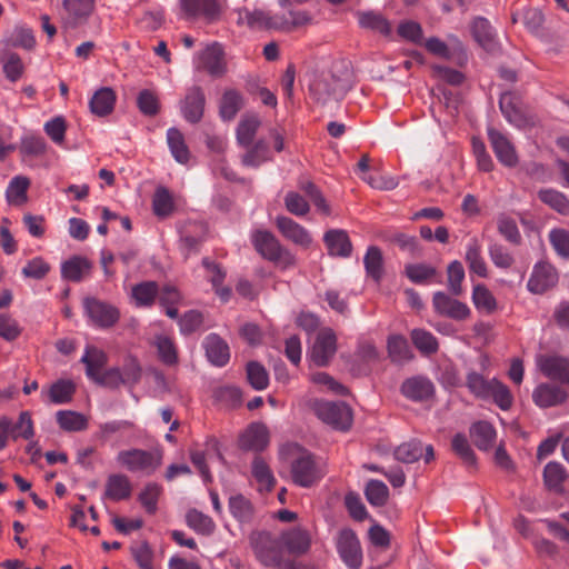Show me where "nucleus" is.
I'll return each mask as SVG.
<instances>
[{
    "label": "nucleus",
    "mask_w": 569,
    "mask_h": 569,
    "mask_svg": "<svg viewBox=\"0 0 569 569\" xmlns=\"http://www.w3.org/2000/svg\"><path fill=\"white\" fill-rule=\"evenodd\" d=\"M288 463L290 480L301 488L316 486L326 475L325 468L316 457L298 445L289 447Z\"/></svg>",
    "instance_id": "obj_1"
},
{
    "label": "nucleus",
    "mask_w": 569,
    "mask_h": 569,
    "mask_svg": "<svg viewBox=\"0 0 569 569\" xmlns=\"http://www.w3.org/2000/svg\"><path fill=\"white\" fill-rule=\"evenodd\" d=\"M254 555L264 566L277 569H295L296 561L284 558V549L280 537L261 531L251 538Z\"/></svg>",
    "instance_id": "obj_2"
},
{
    "label": "nucleus",
    "mask_w": 569,
    "mask_h": 569,
    "mask_svg": "<svg viewBox=\"0 0 569 569\" xmlns=\"http://www.w3.org/2000/svg\"><path fill=\"white\" fill-rule=\"evenodd\" d=\"M350 86V73L346 68L340 74L331 72L320 76L310 84V91L318 101L326 103L329 99H342Z\"/></svg>",
    "instance_id": "obj_3"
},
{
    "label": "nucleus",
    "mask_w": 569,
    "mask_h": 569,
    "mask_svg": "<svg viewBox=\"0 0 569 569\" xmlns=\"http://www.w3.org/2000/svg\"><path fill=\"white\" fill-rule=\"evenodd\" d=\"M254 249L267 260L288 268L295 264V256L269 231L259 230L252 234Z\"/></svg>",
    "instance_id": "obj_4"
},
{
    "label": "nucleus",
    "mask_w": 569,
    "mask_h": 569,
    "mask_svg": "<svg viewBox=\"0 0 569 569\" xmlns=\"http://www.w3.org/2000/svg\"><path fill=\"white\" fill-rule=\"evenodd\" d=\"M313 411L320 420L337 430L346 431L351 427L352 412L345 402L316 400L313 402Z\"/></svg>",
    "instance_id": "obj_5"
},
{
    "label": "nucleus",
    "mask_w": 569,
    "mask_h": 569,
    "mask_svg": "<svg viewBox=\"0 0 569 569\" xmlns=\"http://www.w3.org/2000/svg\"><path fill=\"white\" fill-rule=\"evenodd\" d=\"M499 107L506 120L519 129L531 128L537 122L536 117L527 110L517 93L503 92Z\"/></svg>",
    "instance_id": "obj_6"
},
{
    "label": "nucleus",
    "mask_w": 569,
    "mask_h": 569,
    "mask_svg": "<svg viewBox=\"0 0 569 569\" xmlns=\"http://www.w3.org/2000/svg\"><path fill=\"white\" fill-rule=\"evenodd\" d=\"M336 549L347 568L359 569L362 566L363 553L361 543L352 529L343 528L338 532Z\"/></svg>",
    "instance_id": "obj_7"
},
{
    "label": "nucleus",
    "mask_w": 569,
    "mask_h": 569,
    "mask_svg": "<svg viewBox=\"0 0 569 569\" xmlns=\"http://www.w3.org/2000/svg\"><path fill=\"white\" fill-rule=\"evenodd\" d=\"M117 460L131 472L151 475L160 466L161 456L142 449H130L120 451Z\"/></svg>",
    "instance_id": "obj_8"
},
{
    "label": "nucleus",
    "mask_w": 569,
    "mask_h": 569,
    "mask_svg": "<svg viewBox=\"0 0 569 569\" xmlns=\"http://www.w3.org/2000/svg\"><path fill=\"white\" fill-rule=\"evenodd\" d=\"M83 308L91 323L99 328H111L120 318L118 308L97 298H86Z\"/></svg>",
    "instance_id": "obj_9"
},
{
    "label": "nucleus",
    "mask_w": 569,
    "mask_h": 569,
    "mask_svg": "<svg viewBox=\"0 0 569 569\" xmlns=\"http://www.w3.org/2000/svg\"><path fill=\"white\" fill-rule=\"evenodd\" d=\"M194 67L198 70L207 71L211 77H222L227 71V63L221 44L213 42L198 52L194 58Z\"/></svg>",
    "instance_id": "obj_10"
},
{
    "label": "nucleus",
    "mask_w": 569,
    "mask_h": 569,
    "mask_svg": "<svg viewBox=\"0 0 569 569\" xmlns=\"http://www.w3.org/2000/svg\"><path fill=\"white\" fill-rule=\"evenodd\" d=\"M432 306L438 315L456 321H463L471 315L470 308L465 302H461L442 291L433 293Z\"/></svg>",
    "instance_id": "obj_11"
},
{
    "label": "nucleus",
    "mask_w": 569,
    "mask_h": 569,
    "mask_svg": "<svg viewBox=\"0 0 569 569\" xmlns=\"http://www.w3.org/2000/svg\"><path fill=\"white\" fill-rule=\"evenodd\" d=\"M206 96L201 87L193 86L186 92L180 101V111L186 121L198 123L201 121L204 112Z\"/></svg>",
    "instance_id": "obj_12"
},
{
    "label": "nucleus",
    "mask_w": 569,
    "mask_h": 569,
    "mask_svg": "<svg viewBox=\"0 0 569 569\" xmlns=\"http://www.w3.org/2000/svg\"><path fill=\"white\" fill-rule=\"evenodd\" d=\"M558 278V272L551 263L540 261L535 264L527 288L532 293H543L556 286Z\"/></svg>",
    "instance_id": "obj_13"
},
{
    "label": "nucleus",
    "mask_w": 569,
    "mask_h": 569,
    "mask_svg": "<svg viewBox=\"0 0 569 569\" xmlns=\"http://www.w3.org/2000/svg\"><path fill=\"white\" fill-rule=\"evenodd\" d=\"M337 351V337L331 329L318 332L311 349V359L319 366H327Z\"/></svg>",
    "instance_id": "obj_14"
},
{
    "label": "nucleus",
    "mask_w": 569,
    "mask_h": 569,
    "mask_svg": "<svg viewBox=\"0 0 569 569\" xmlns=\"http://www.w3.org/2000/svg\"><path fill=\"white\" fill-rule=\"evenodd\" d=\"M488 138L497 159L507 167H513L518 162V157L513 144L508 137L497 129H488Z\"/></svg>",
    "instance_id": "obj_15"
},
{
    "label": "nucleus",
    "mask_w": 569,
    "mask_h": 569,
    "mask_svg": "<svg viewBox=\"0 0 569 569\" xmlns=\"http://www.w3.org/2000/svg\"><path fill=\"white\" fill-rule=\"evenodd\" d=\"M276 226L279 232L297 246L308 248L312 242L310 232L293 219L279 216L276 218Z\"/></svg>",
    "instance_id": "obj_16"
},
{
    "label": "nucleus",
    "mask_w": 569,
    "mask_h": 569,
    "mask_svg": "<svg viewBox=\"0 0 569 569\" xmlns=\"http://www.w3.org/2000/svg\"><path fill=\"white\" fill-rule=\"evenodd\" d=\"M538 366L547 378L569 386V358L561 356H540Z\"/></svg>",
    "instance_id": "obj_17"
},
{
    "label": "nucleus",
    "mask_w": 569,
    "mask_h": 569,
    "mask_svg": "<svg viewBox=\"0 0 569 569\" xmlns=\"http://www.w3.org/2000/svg\"><path fill=\"white\" fill-rule=\"evenodd\" d=\"M395 457L405 463H412L420 458H423L425 462L429 463L435 458V451L431 445H427L423 448L420 441L412 440L400 445L395 450Z\"/></svg>",
    "instance_id": "obj_18"
},
{
    "label": "nucleus",
    "mask_w": 569,
    "mask_h": 569,
    "mask_svg": "<svg viewBox=\"0 0 569 569\" xmlns=\"http://www.w3.org/2000/svg\"><path fill=\"white\" fill-rule=\"evenodd\" d=\"M567 398V391L562 387L552 383H540L532 393L533 402L540 408L561 405Z\"/></svg>",
    "instance_id": "obj_19"
},
{
    "label": "nucleus",
    "mask_w": 569,
    "mask_h": 569,
    "mask_svg": "<svg viewBox=\"0 0 569 569\" xmlns=\"http://www.w3.org/2000/svg\"><path fill=\"white\" fill-rule=\"evenodd\" d=\"M202 346L208 360L217 367H223L229 362L230 349L228 343L217 333L208 335Z\"/></svg>",
    "instance_id": "obj_20"
},
{
    "label": "nucleus",
    "mask_w": 569,
    "mask_h": 569,
    "mask_svg": "<svg viewBox=\"0 0 569 569\" xmlns=\"http://www.w3.org/2000/svg\"><path fill=\"white\" fill-rule=\"evenodd\" d=\"M181 10L186 18H204L214 20L219 14L217 0H180Z\"/></svg>",
    "instance_id": "obj_21"
},
{
    "label": "nucleus",
    "mask_w": 569,
    "mask_h": 569,
    "mask_svg": "<svg viewBox=\"0 0 569 569\" xmlns=\"http://www.w3.org/2000/svg\"><path fill=\"white\" fill-rule=\"evenodd\" d=\"M268 430L262 423H251L239 437V447L243 450L261 451L268 445Z\"/></svg>",
    "instance_id": "obj_22"
},
{
    "label": "nucleus",
    "mask_w": 569,
    "mask_h": 569,
    "mask_svg": "<svg viewBox=\"0 0 569 569\" xmlns=\"http://www.w3.org/2000/svg\"><path fill=\"white\" fill-rule=\"evenodd\" d=\"M283 548L295 556L305 555L311 546V537L309 532L301 528H292L280 536Z\"/></svg>",
    "instance_id": "obj_23"
},
{
    "label": "nucleus",
    "mask_w": 569,
    "mask_h": 569,
    "mask_svg": "<svg viewBox=\"0 0 569 569\" xmlns=\"http://www.w3.org/2000/svg\"><path fill=\"white\" fill-rule=\"evenodd\" d=\"M471 33L477 43L486 51H495L497 49V33L489 20L483 17H477L471 23Z\"/></svg>",
    "instance_id": "obj_24"
},
{
    "label": "nucleus",
    "mask_w": 569,
    "mask_h": 569,
    "mask_svg": "<svg viewBox=\"0 0 569 569\" xmlns=\"http://www.w3.org/2000/svg\"><path fill=\"white\" fill-rule=\"evenodd\" d=\"M401 393L412 401H423L432 396L433 385L423 377L408 378L401 385Z\"/></svg>",
    "instance_id": "obj_25"
},
{
    "label": "nucleus",
    "mask_w": 569,
    "mask_h": 569,
    "mask_svg": "<svg viewBox=\"0 0 569 569\" xmlns=\"http://www.w3.org/2000/svg\"><path fill=\"white\" fill-rule=\"evenodd\" d=\"M323 241L330 256L347 258L351 254L352 244L345 230L332 229L327 231Z\"/></svg>",
    "instance_id": "obj_26"
},
{
    "label": "nucleus",
    "mask_w": 569,
    "mask_h": 569,
    "mask_svg": "<svg viewBox=\"0 0 569 569\" xmlns=\"http://www.w3.org/2000/svg\"><path fill=\"white\" fill-rule=\"evenodd\" d=\"M92 263L84 257L73 256L61 264V276L72 282L82 281L91 271Z\"/></svg>",
    "instance_id": "obj_27"
},
{
    "label": "nucleus",
    "mask_w": 569,
    "mask_h": 569,
    "mask_svg": "<svg viewBox=\"0 0 569 569\" xmlns=\"http://www.w3.org/2000/svg\"><path fill=\"white\" fill-rule=\"evenodd\" d=\"M132 486L129 478L126 475H111L108 477L106 482L104 497L120 501L126 500L131 496Z\"/></svg>",
    "instance_id": "obj_28"
},
{
    "label": "nucleus",
    "mask_w": 569,
    "mask_h": 569,
    "mask_svg": "<svg viewBox=\"0 0 569 569\" xmlns=\"http://www.w3.org/2000/svg\"><path fill=\"white\" fill-rule=\"evenodd\" d=\"M107 361V355L102 350L92 346H88L81 357V362L86 365V373L88 378L93 381L101 376Z\"/></svg>",
    "instance_id": "obj_29"
},
{
    "label": "nucleus",
    "mask_w": 569,
    "mask_h": 569,
    "mask_svg": "<svg viewBox=\"0 0 569 569\" xmlns=\"http://www.w3.org/2000/svg\"><path fill=\"white\" fill-rule=\"evenodd\" d=\"M116 99L117 96L111 88H100L90 99V110L96 116L104 117L112 112L116 104Z\"/></svg>",
    "instance_id": "obj_30"
},
{
    "label": "nucleus",
    "mask_w": 569,
    "mask_h": 569,
    "mask_svg": "<svg viewBox=\"0 0 569 569\" xmlns=\"http://www.w3.org/2000/svg\"><path fill=\"white\" fill-rule=\"evenodd\" d=\"M482 246L477 238H471L466 247V261L471 272L481 278L488 276L487 263L481 256Z\"/></svg>",
    "instance_id": "obj_31"
},
{
    "label": "nucleus",
    "mask_w": 569,
    "mask_h": 569,
    "mask_svg": "<svg viewBox=\"0 0 569 569\" xmlns=\"http://www.w3.org/2000/svg\"><path fill=\"white\" fill-rule=\"evenodd\" d=\"M388 356L393 363L402 365L413 358V353L407 339L400 335H393L388 338Z\"/></svg>",
    "instance_id": "obj_32"
},
{
    "label": "nucleus",
    "mask_w": 569,
    "mask_h": 569,
    "mask_svg": "<svg viewBox=\"0 0 569 569\" xmlns=\"http://www.w3.org/2000/svg\"><path fill=\"white\" fill-rule=\"evenodd\" d=\"M359 26L363 29H368L378 32L382 36H389L391 33L390 22L380 13L375 11H362L357 13Z\"/></svg>",
    "instance_id": "obj_33"
},
{
    "label": "nucleus",
    "mask_w": 569,
    "mask_h": 569,
    "mask_svg": "<svg viewBox=\"0 0 569 569\" xmlns=\"http://www.w3.org/2000/svg\"><path fill=\"white\" fill-rule=\"evenodd\" d=\"M470 437L479 450H488L495 441L496 430L491 423L478 421L470 427Z\"/></svg>",
    "instance_id": "obj_34"
},
{
    "label": "nucleus",
    "mask_w": 569,
    "mask_h": 569,
    "mask_svg": "<svg viewBox=\"0 0 569 569\" xmlns=\"http://www.w3.org/2000/svg\"><path fill=\"white\" fill-rule=\"evenodd\" d=\"M159 293L154 281H143L132 287L131 297L137 307H151Z\"/></svg>",
    "instance_id": "obj_35"
},
{
    "label": "nucleus",
    "mask_w": 569,
    "mask_h": 569,
    "mask_svg": "<svg viewBox=\"0 0 569 569\" xmlns=\"http://www.w3.org/2000/svg\"><path fill=\"white\" fill-rule=\"evenodd\" d=\"M167 142L176 161L182 164L187 163L190 157V152L181 131L177 128H169L167 131Z\"/></svg>",
    "instance_id": "obj_36"
},
{
    "label": "nucleus",
    "mask_w": 569,
    "mask_h": 569,
    "mask_svg": "<svg viewBox=\"0 0 569 569\" xmlns=\"http://www.w3.org/2000/svg\"><path fill=\"white\" fill-rule=\"evenodd\" d=\"M63 8L72 23L86 20L94 8V0H63Z\"/></svg>",
    "instance_id": "obj_37"
},
{
    "label": "nucleus",
    "mask_w": 569,
    "mask_h": 569,
    "mask_svg": "<svg viewBox=\"0 0 569 569\" xmlns=\"http://www.w3.org/2000/svg\"><path fill=\"white\" fill-rule=\"evenodd\" d=\"M57 422L66 431H82L88 428V419L79 412L60 410L57 412Z\"/></svg>",
    "instance_id": "obj_38"
},
{
    "label": "nucleus",
    "mask_w": 569,
    "mask_h": 569,
    "mask_svg": "<svg viewBox=\"0 0 569 569\" xmlns=\"http://www.w3.org/2000/svg\"><path fill=\"white\" fill-rule=\"evenodd\" d=\"M411 340L415 347L425 356L433 355L439 349L437 338L425 329H413Z\"/></svg>",
    "instance_id": "obj_39"
},
{
    "label": "nucleus",
    "mask_w": 569,
    "mask_h": 569,
    "mask_svg": "<svg viewBox=\"0 0 569 569\" xmlns=\"http://www.w3.org/2000/svg\"><path fill=\"white\" fill-rule=\"evenodd\" d=\"M30 180L23 176H16L9 182L6 198L9 203L20 204L27 201V191Z\"/></svg>",
    "instance_id": "obj_40"
},
{
    "label": "nucleus",
    "mask_w": 569,
    "mask_h": 569,
    "mask_svg": "<svg viewBox=\"0 0 569 569\" xmlns=\"http://www.w3.org/2000/svg\"><path fill=\"white\" fill-rule=\"evenodd\" d=\"M466 386L476 398L487 400L492 379L488 380L481 373L470 370L466 377Z\"/></svg>",
    "instance_id": "obj_41"
},
{
    "label": "nucleus",
    "mask_w": 569,
    "mask_h": 569,
    "mask_svg": "<svg viewBox=\"0 0 569 569\" xmlns=\"http://www.w3.org/2000/svg\"><path fill=\"white\" fill-rule=\"evenodd\" d=\"M186 520L187 525L199 535L209 536L216 528L213 520L209 516L196 509L188 511Z\"/></svg>",
    "instance_id": "obj_42"
},
{
    "label": "nucleus",
    "mask_w": 569,
    "mask_h": 569,
    "mask_svg": "<svg viewBox=\"0 0 569 569\" xmlns=\"http://www.w3.org/2000/svg\"><path fill=\"white\" fill-rule=\"evenodd\" d=\"M538 197L557 212L563 216L569 214V200L562 192L555 189H543L539 191Z\"/></svg>",
    "instance_id": "obj_43"
},
{
    "label": "nucleus",
    "mask_w": 569,
    "mask_h": 569,
    "mask_svg": "<svg viewBox=\"0 0 569 569\" xmlns=\"http://www.w3.org/2000/svg\"><path fill=\"white\" fill-rule=\"evenodd\" d=\"M242 107L241 94L233 90L224 91L220 102V116L224 120H231Z\"/></svg>",
    "instance_id": "obj_44"
},
{
    "label": "nucleus",
    "mask_w": 569,
    "mask_h": 569,
    "mask_svg": "<svg viewBox=\"0 0 569 569\" xmlns=\"http://www.w3.org/2000/svg\"><path fill=\"white\" fill-rule=\"evenodd\" d=\"M248 148V151L242 157L243 166L258 168L270 159L269 148L264 140H258L253 146L250 144Z\"/></svg>",
    "instance_id": "obj_45"
},
{
    "label": "nucleus",
    "mask_w": 569,
    "mask_h": 569,
    "mask_svg": "<svg viewBox=\"0 0 569 569\" xmlns=\"http://www.w3.org/2000/svg\"><path fill=\"white\" fill-rule=\"evenodd\" d=\"M260 127V120L257 116L243 118L237 128V140L243 147H249Z\"/></svg>",
    "instance_id": "obj_46"
},
{
    "label": "nucleus",
    "mask_w": 569,
    "mask_h": 569,
    "mask_svg": "<svg viewBox=\"0 0 569 569\" xmlns=\"http://www.w3.org/2000/svg\"><path fill=\"white\" fill-rule=\"evenodd\" d=\"M488 399H492V401L505 411L509 410L513 403V397L509 388L496 378L492 379Z\"/></svg>",
    "instance_id": "obj_47"
},
{
    "label": "nucleus",
    "mask_w": 569,
    "mask_h": 569,
    "mask_svg": "<svg viewBox=\"0 0 569 569\" xmlns=\"http://www.w3.org/2000/svg\"><path fill=\"white\" fill-rule=\"evenodd\" d=\"M451 448L467 467L476 465V455L465 435L457 433L451 440Z\"/></svg>",
    "instance_id": "obj_48"
},
{
    "label": "nucleus",
    "mask_w": 569,
    "mask_h": 569,
    "mask_svg": "<svg viewBox=\"0 0 569 569\" xmlns=\"http://www.w3.org/2000/svg\"><path fill=\"white\" fill-rule=\"evenodd\" d=\"M1 62L3 64V72L8 80L16 82L21 78L24 66L17 53L10 51L3 52Z\"/></svg>",
    "instance_id": "obj_49"
},
{
    "label": "nucleus",
    "mask_w": 569,
    "mask_h": 569,
    "mask_svg": "<svg viewBox=\"0 0 569 569\" xmlns=\"http://www.w3.org/2000/svg\"><path fill=\"white\" fill-rule=\"evenodd\" d=\"M252 476L266 490L270 491L274 487L276 479L272 471L261 457H256L252 461Z\"/></svg>",
    "instance_id": "obj_50"
},
{
    "label": "nucleus",
    "mask_w": 569,
    "mask_h": 569,
    "mask_svg": "<svg viewBox=\"0 0 569 569\" xmlns=\"http://www.w3.org/2000/svg\"><path fill=\"white\" fill-rule=\"evenodd\" d=\"M76 391V386L70 380H58L49 390L50 400L53 403L61 405L69 402Z\"/></svg>",
    "instance_id": "obj_51"
},
{
    "label": "nucleus",
    "mask_w": 569,
    "mask_h": 569,
    "mask_svg": "<svg viewBox=\"0 0 569 569\" xmlns=\"http://www.w3.org/2000/svg\"><path fill=\"white\" fill-rule=\"evenodd\" d=\"M549 242L555 252L562 259H569V230L555 228L549 231Z\"/></svg>",
    "instance_id": "obj_52"
},
{
    "label": "nucleus",
    "mask_w": 569,
    "mask_h": 569,
    "mask_svg": "<svg viewBox=\"0 0 569 569\" xmlns=\"http://www.w3.org/2000/svg\"><path fill=\"white\" fill-rule=\"evenodd\" d=\"M566 477V470L559 462L551 461L543 469V480L549 489L559 490Z\"/></svg>",
    "instance_id": "obj_53"
},
{
    "label": "nucleus",
    "mask_w": 569,
    "mask_h": 569,
    "mask_svg": "<svg viewBox=\"0 0 569 569\" xmlns=\"http://www.w3.org/2000/svg\"><path fill=\"white\" fill-rule=\"evenodd\" d=\"M365 495L370 505L381 507L388 500L389 489L380 480H370L366 486Z\"/></svg>",
    "instance_id": "obj_54"
},
{
    "label": "nucleus",
    "mask_w": 569,
    "mask_h": 569,
    "mask_svg": "<svg viewBox=\"0 0 569 569\" xmlns=\"http://www.w3.org/2000/svg\"><path fill=\"white\" fill-rule=\"evenodd\" d=\"M367 274L375 281H379L382 276V254L379 248L369 247L363 258Z\"/></svg>",
    "instance_id": "obj_55"
},
{
    "label": "nucleus",
    "mask_w": 569,
    "mask_h": 569,
    "mask_svg": "<svg viewBox=\"0 0 569 569\" xmlns=\"http://www.w3.org/2000/svg\"><path fill=\"white\" fill-rule=\"evenodd\" d=\"M154 345L160 360L168 365H176L178 361L177 348L173 341L167 336H157Z\"/></svg>",
    "instance_id": "obj_56"
},
{
    "label": "nucleus",
    "mask_w": 569,
    "mask_h": 569,
    "mask_svg": "<svg viewBox=\"0 0 569 569\" xmlns=\"http://www.w3.org/2000/svg\"><path fill=\"white\" fill-rule=\"evenodd\" d=\"M448 289L453 296L462 295V281L465 279V269L460 261L455 260L449 263L447 269Z\"/></svg>",
    "instance_id": "obj_57"
},
{
    "label": "nucleus",
    "mask_w": 569,
    "mask_h": 569,
    "mask_svg": "<svg viewBox=\"0 0 569 569\" xmlns=\"http://www.w3.org/2000/svg\"><path fill=\"white\" fill-rule=\"evenodd\" d=\"M239 23L247 24L251 29L268 30V12L262 10H242L238 17Z\"/></svg>",
    "instance_id": "obj_58"
},
{
    "label": "nucleus",
    "mask_w": 569,
    "mask_h": 569,
    "mask_svg": "<svg viewBox=\"0 0 569 569\" xmlns=\"http://www.w3.org/2000/svg\"><path fill=\"white\" fill-rule=\"evenodd\" d=\"M247 377L249 383L256 390H263L269 385L268 372L259 362L251 361L247 365Z\"/></svg>",
    "instance_id": "obj_59"
},
{
    "label": "nucleus",
    "mask_w": 569,
    "mask_h": 569,
    "mask_svg": "<svg viewBox=\"0 0 569 569\" xmlns=\"http://www.w3.org/2000/svg\"><path fill=\"white\" fill-rule=\"evenodd\" d=\"M8 44L16 48L30 50L36 44L33 32L29 28L17 27L7 40Z\"/></svg>",
    "instance_id": "obj_60"
},
{
    "label": "nucleus",
    "mask_w": 569,
    "mask_h": 569,
    "mask_svg": "<svg viewBox=\"0 0 569 569\" xmlns=\"http://www.w3.org/2000/svg\"><path fill=\"white\" fill-rule=\"evenodd\" d=\"M153 211L159 217H166L173 210V200L170 192L160 187L156 190L152 200Z\"/></svg>",
    "instance_id": "obj_61"
},
{
    "label": "nucleus",
    "mask_w": 569,
    "mask_h": 569,
    "mask_svg": "<svg viewBox=\"0 0 569 569\" xmlns=\"http://www.w3.org/2000/svg\"><path fill=\"white\" fill-rule=\"evenodd\" d=\"M299 188L303 191L310 201L313 202L316 208L323 214H330V207L323 198L321 191L317 188V186L311 181H301L299 183Z\"/></svg>",
    "instance_id": "obj_62"
},
{
    "label": "nucleus",
    "mask_w": 569,
    "mask_h": 569,
    "mask_svg": "<svg viewBox=\"0 0 569 569\" xmlns=\"http://www.w3.org/2000/svg\"><path fill=\"white\" fill-rule=\"evenodd\" d=\"M229 509L239 521H249L252 517V506L243 496H234L229 499Z\"/></svg>",
    "instance_id": "obj_63"
},
{
    "label": "nucleus",
    "mask_w": 569,
    "mask_h": 569,
    "mask_svg": "<svg viewBox=\"0 0 569 569\" xmlns=\"http://www.w3.org/2000/svg\"><path fill=\"white\" fill-rule=\"evenodd\" d=\"M472 301L477 309L492 312L496 309V299L483 284L473 287Z\"/></svg>",
    "instance_id": "obj_64"
}]
</instances>
